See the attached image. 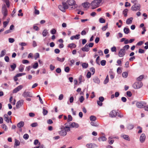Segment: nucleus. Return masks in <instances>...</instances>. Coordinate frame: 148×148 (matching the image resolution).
<instances>
[{
	"mask_svg": "<svg viewBox=\"0 0 148 148\" xmlns=\"http://www.w3.org/2000/svg\"><path fill=\"white\" fill-rule=\"evenodd\" d=\"M79 83H80L84 81V77L82 75H80L79 77Z\"/></svg>",
	"mask_w": 148,
	"mask_h": 148,
	"instance_id": "obj_24",
	"label": "nucleus"
},
{
	"mask_svg": "<svg viewBox=\"0 0 148 148\" xmlns=\"http://www.w3.org/2000/svg\"><path fill=\"white\" fill-rule=\"evenodd\" d=\"M38 125V124L37 123H34L31 125V126L33 127H35Z\"/></svg>",
	"mask_w": 148,
	"mask_h": 148,
	"instance_id": "obj_57",
	"label": "nucleus"
},
{
	"mask_svg": "<svg viewBox=\"0 0 148 148\" xmlns=\"http://www.w3.org/2000/svg\"><path fill=\"white\" fill-rule=\"evenodd\" d=\"M59 9L63 12H65V10L69 8V6L67 4V3L65 2H63L62 5H59L58 6Z\"/></svg>",
	"mask_w": 148,
	"mask_h": 148,
	"instance_id": "obj_1",
	"label": "nucleus"
},
{
	"mask_svg": "<svg viewBox=\"0 0 148 148\" xmlns=\"http://www.w3.org/2000/svg\"><path fill=\"white\" fill-rule=\"evenodd\" d=\"M109 77L108 75H107L106 76L105 79L104 81V84H106L107 83L109 82Z\"/></svg>",
	"mask_w": 148,
	"mask_h": 148,
	"instance_id": "obj_39",
	"label": "nucleus"
},
{
	"mask_svg": "<svg viewBox=\"0 0 148 148\" xmlns=\"http://www.w3.org/2000/svg\"><path fill=\"white\" fill-rule=\"evenodd\" d=\"M42 113L44 115H47L48 113V111L45 109V108L44 107L43 108Z\"/></svg>",
	"mask_w": 148,
	"mask_h": 148,
	"instance_id": "obj_37",
	"label": "nucleus"
},
{
	"mask_svg": "<svg viewBox=\"0 0 148 148\" xmlns=\"http://www.w3.org/2000/svg\"><path fill=\"white\" fill-rule=\"evenodd\" d=\"M6 51L5 49L2 50L1 51V53L0 54V58L3 56L5 53Z\"/></svg>",
	"mask_w": 148,
	"mask_h": 148,
	"instance_id": "obj_27",
	"label": "nucleus"
},
{
	"mask_svg": "<svg viewBox=\"0 0 148 148\" xmlns=\"http://www.w3.org/2000/svg\"><path fill=\"white\" fill-rule=\"evenodd\" d=\"M79 101L81 103H82L84 100V97L83 96H81L79 98Z\"/></svg>",
	"mask_w": 148,
	"mask_h": 148,
	"instance_id": "obj_56",
	"label": "nucleus"
},
{
	"mask_svg": "<svg viewBox=\"0 0 148 148\" xmlns=\"http://www.w3.org/2000/svg\"><path fill=\"white\" fill-rule=\"evenodd\" d=\"M81 49L82 51L86 52L88 51L89 50L88 45L87 44H86L84 47L82 48Z\"/></svg>",
	"mask_w": 148,
	"mask_h": 148,
	"instance_id": "obj_14",
	"label": "nucleus"
},
{
	"mask_svg": "<svg viewBox=\"0 0 148 148\" xmlns=\"http://www.w3.org/2000/svg\"><path fill=\"white\" fill-rule=\"evenodd\" d=\"M70 127H68V125L67 126H66L64 128V129H66V132L69 131L70 130Z\"/></svg>",
	"mask_w": 148,
	"mask_h": 148,
	"instance_id": "obj_54",
	"label": "nucleus"
},
{
	"mask_svg": "<svg viewBox=\"0 0 148 148\" xmlns=\"http://www.w3.org/2000/svg\"><path fill=\"white\" fill-rule=\"evenodd\" d=\"M9 21H4L3 22V27H5L8 24Z\"/></svg>",
	"mask_w": 148,
	"mask_h": 148,
	"instance_id": "obj_52",
	"label": "nucleus"
},
{
	"mask_svg": "<svg viewBox=\"0 0 148 148\" xmlns=\"http://www.w3.org/2000/svg\"><path fill=\"white\" fill-rule=\"evenodd\" d=\"M146 136L144 134H142L140 136V141L141 143H143L145 140Z\"/></svg>",
	"mask_w": 148,
	"mask_h": 148,
	"instance_id": "obj_11",
	"label": "nucleus"
},
{
	"mask_svg": "<svg viewBox=\"0 0 148 148\" xmlns=\"http://www.w3.org/2000/svg\"><path fill=\"white\" fill-rule=\"evenodd\" d=\"M106 62L105 60H103L101 62V64L102 66H104L106 64Z\"/></svg>",
	"mask_w": 148,
	"mask_h": 148,
	"instance_id": "obj_47",
	"label": "nucleus"
},
{
	"mask_svg": "<svg viewBox=\"0 0 148 148\" xmlns=\"http://www.w3.org/2000/svg\"><path fill=\"white\" fill-rule=\"evenodd\" d=\"M110 116L112 117H114L116 116L117 115V112L115 110H112L110 113Z\"/></svg>",
	"mask_w": 148,
	"mask_h": 148,
	"instance_id": "obj_9",
	"label": "nucleus"
},
{
	"mask_svg": "<svg viewBox=\"0 0 148 148\" xmlns=\"http://www.w3.org/2000/svg\"><path fill=\"white\" fill-rule=\"evenodd\" d=\"M24 101L23 100H20L17 102L16 105L17 108H19L23 104Z\"/></svg>",
	"mask_w": 148,
	"mask_h": 148,
	"instance_id": "obj_7",
	"label": "nucleus"
},
{
	"mask_svg": "<svg viewBox=\"0 0 148 148\" xmlns=\"http://www.w3.org/2000/svg\"><path fill=\"white\" fill-rule=\"evenodd\" d=\"M82 66L83 68L86 69L88 67V64L86 63H84L82 64Z\"/></svg>",
	"mask_w": 148,
	"mask_h": 148,
	"instance_id": "obj_36",
	"label": "nucleus"
},
{
	"mask_svg": "<svg viewBox=\"0 0 148 148\" xmlns=\"http://www.w3.org/2000/svg\"><path fill=\"white\" fill-rule=\"evenodd\" d=\"M144 50L141 49H140L138 50V53H144Z\"/></svg>",
	"mask_w": 148,
	"mask_h": 148,
	"instance_id": "obj_63",
	"label": "nucleus"
},
{
	"mask_svg": "<svg viewBox=\"0 0 148 148\" xmlns=\"http://www.w3.org/2000/svg\"><path fill=\"white\" fill-rule=\"evenodd\" d=\"M24 125V122L23 121H21L17 124V126L19 128H21L23 127Z\"/></svg>",
	"mask_w": 148,
	"mask_h": 148,
	"instance_id": "obj_20",
	"label": "nucleus"
},
{
	"mask_svg": "<svg viewBox=\"0 0 148 148\" xmlns=\"http://www.w3.org/2000/svg\"><path fill=\"white\" fill-rule=\"evenodd\" d=\"M91 76V73L90 72H87L86 77H87L89 78Z\"/></svg>",
	"mask_w": 148,
	"mask_h": 148,
	"instance_id": "obj_60",
	"label": "nucleus"
},
{
	"mask_svg": "<svg viewBox=\"0 0 148 148\" xmlns=\"http://www.w3.org/2000/svg\"><path fill=\"white\" fill-rule=\"evenodd\" d=\"M122 75L123 77L126 78L128 76V73L127 72H123L122 73Z\"/></svg>",
	"mask_w": 148,
	"mask_h": 148,
	"instance_id": "obj_40",
	"label": "nucleus"
},
{
	"mask_svg": "<svg viewBox=\"0 0 148 148\" xmlns=\"http://www.w3.org/2000/svg\"><path fill=\"white\" fill-rule=\"evenodd\" d=\"M1 127L2 129L5 131H6L8 130V127L6 125L3 124L2 125Z\"/></svg>",
	"mask_w": 148,
	"mask_h": 148,
	"instance_id": "obj_31",
	"label": "nucleus"
},
{
	"mask_svg": "<svg viewBox=\"0 0 148 148\" xmlns=\"http://www.w3.org/2000/svg\"><path fill=\"white\" fill-rule=\"evenodd\" d=\"M125 53V51L124 49H121L119 52V56L120 57H122L124 56Z\"/></svg>",
	"mask_w": 148,
	"mask_h": 148,
	"instance_id": "obj_10",
	"label": "nucleus"
},
{
	"mask_svg": "<svg viewBox=\"0 0 148 148\" xmlns=\"http://www.w3.org/2000/svg\"><path fill=\"white\" fill-rule=\"evenodd\" d=\"M57 60L60 61V62H63L65 60V58H60L59 57H57L56 58Z\"/></svg>",
	"mask_w": 148,
	"mask_h": 148,
	"instance_id": "obj_38",
	"label": "nucleus"
},
{
	"mask_svg": "<svg viewBox=\"0 0 148 148\" xmlns=\"http://www.w3.org/2000/svg\"><path fill=\"white\" fill-rule=\"evenodd\" d=\"M134 127V125L131 124H129L127 126V128L129 130H131Z\"/></svg>",
	"mask_w": 148,
	"mask_h": 148,
	"instance_id": "obj_33",
	"label": "nucleus"
},
{
	"mask_svg": "<svg viewBox=\"0 0 148 148\" xmlns=\"http://www.w3.org/2000/svg\"><path fill=\"white\" fill-rule=\"evenodd\" d=\"M23 87L22 85H19L15 88L13 90V93H16L20 90Z\"/></svg>",
	"mask_w": 148,
	"mask_h": 148,
	"instance_id": "obj_12",
	"label": "nucleus"
},
{
	"mask_svg": "<svg viewBox=\"0 0 148 148\" xmlns=\"http://www.w3.org/2000/svg\"><path fill=\"white\" fill-rule=\"evenodd\" d=\"M86 146L88 148H94L97 147V146L95 144L92 143L88 144L86 145Z\"/></svg>",
	"mask_w": 148,
	"mask_h": 148,
	"instance_id": "obj_15",
	"label": "nucleus"
},
{
	"mask_svg": "<svg viewBox=\"0 0 148 148\" xmlns=\"http://www.w3.org/2000/svg\"><path fill=\"white\" fill-rule=\"evenodd\" d=\"M144 77L143 75H140L137 78V80L138 81L141 80Z\"/></svg>",
	"mask_w": 148,
	"mask_h": 148,
	"instance_id": "obj_58",
	"label": "nucleus"
},
{
	"mask_svg": "<svg viewBox=\"0 0 148 148\" xmlns=\"http://www.w3.org/2000/svg\"><path fill=\"white\" fill-rule=\"evenodd\" d=\"M25 66L22 64H21L19 67V70L20 72H22L24 70Z\"/></svg>",
	"mask_w": 148,
	"mask_h": 148,
	"instance_id": "obj_25",
	"label": "nucleus"
},
{
	"mask_svg": "<svg viewBox=\"0 0 148 148\" xmlns=\"http://www.w3.org/2000/svg\"><path fill=\"white\" fill-rule=\"evenodd\" d=\"M23 96L24 97H32L30 92H25L23 93Z\"/></svg>",
	"mask_w": 148,
	"mask_h": 148,
	"instance_id": "obj_16",
	"label": "nucleus"
},
{
	"mask_svg": "<svg viewBox=\"0 0 148 148\" xmlns=\"http://www.w3.org/2000/svg\"><path fill=\"white\" fill-rule=\"evenodd\" d=\"M108 28V25H106L103 26L101 28L102 30L103 31H105Z\"/></svg>",
	"mask_w": 148,
	"mask_h": 148,
	"instance_id": "obj_48",
	"label": "nucleus"
},
{
	"mask_svg": "<svg viewBox=\"0 0 148 148\" xmlns=\"http://www.w3.org/2000/svg\"><path fill=\"white\" fill-rule=\"evenodd\" d=\"M123 31L125 34H128L129 33L130 29L128 28L125 27L123 29Z\"/></svg>",
	"mask_w": 148,
	"mask_h": 148,
	"instance_id": "obj_28",
	"label": "nucleus"
},
{
	"mask_svg": "<svg viewBox=\"0 0 148 148\" xmlns=\"http://www.w3.org/2000/svg\"><path fill=\"white\" fill-rule=\"evenodd\" d=\"M133 19V18L132 17H131L127 19L126 22V23L127 25L131 24L132 23Z\"/></svg>",
	"mask_w": 148,
	"mask_h": 148,
	"instance_id": "obj_17",
	"label": "nucleus"
},
{
	"mask_svg": "<svg viewBox=\"0 0 148 148\" xmlns=\"http://www.w3.org/2000/svg\"><path fill=\"white\" fill-rule=\"evenodd\" d=\"M73 118L72 116L70 115H69L68 116V118H67V121L68 122H69L70 121H71L72 120Z\"/></svg>",
	"mask_w": 148,
	"mask_h": 148,
	"instance_id": "obj_35",
	"label": "nucleus"
},
{
	"mask_svg": "<svg viewBox=\"0 0 148 148\" xmlns=\"http://www.w3.org/2000/svg\"><path fill=\"white\" fill-rule=\"evenodd\" d=\"M38 64L37 62H36L33 66V68L34 69H36L38 67Z\"/></svg>",
	"mask_w": 148,
	"mask_h": 148,
	"instance_id": "obj_44",
	"label": "nucleus"
},
{
	"mask_svg": "<svg viewBox=\"0 0 148 148\" xmlns=\"http://www.w3.org/2000/svg\"><path fill=\"white\" fill-rule=\"evenodd\" d=\"M116 48L115 47H113L111 48V51L112 52H116Z\"/></svg>",
	"mask_w": 148,
	"mask_h": 148,
	"instance_id": "obj_59",
	"label": "nucleus"
},
{
	"mask_svg": "<svg viewBox=\"0 0 148 148\" xmlns=\"http://www.w3.org/2000/svg\"><path fill=\"white\" fill-rule=\"evenodd\" d=\"M89 4V3L87 2L84 3H83L82 4V5L84 8H86L87 6Z\"/></svg>",
	"mask_w": 148,
	"mask_h": 148,
	"instance_id": "obj_46",
	"label": "nucleus"
},
{
	"mask_svg": "<svg viewBox=\"0 0 148 148\" xmlns=\"http://www.w3.org/2000/svg\"><path fill=\"white\" fill-rule=\"evenodd\" d=\"M56 30L55 29H53L51 31V33L52 34H56Z\"/></svg>",
	"mask_w": 148,
	"mask_h": 148,
	"instance_id": "obj_61",
	"label": "nucleus"
},
{
	"mask_svg": "<svg viewBox=\"0 0 148 148\" xmlns=\"http://www.w3.org/2000/svg\"><path fill=\"white\" fill-rule=\"evenodd\" d=\"M127 95L129 97H131L132 95V92L130 91H128L127 92Z\"/></svg>",
	"mask_w": 148,
	"mask_h": 148,
	"instance_id": "obj_50",
	"label": "nucleus"
},
{
	"mask_svg": "<svg viewBox=\"0 0 148 148\" xmlns=\"http://www.w3.org/2000/svg\"><path fill=\"white\" fill-rule=\"evenodd\" d=\"M10 67L12 70H14L16 67V65L14 63L13 65H10Z\"/></svg>",
	"mask_w": 148,
	"mask_h": 148,
	"instance_id": "obj_42",
	"label": "nucleus"
},
{
	"mask_svg": "<svg viewBox=\"0 0 148 148\" xmlns=\"http://www.w3.org/2000/svg\"><path fill=\"white\" fill-rule=\"evenodd\" d=\"M102 0H94L91 3V6L92 7V9H95L99 7Z\"/></svg>",
	"mask_w": 148,
	"mask_h": 148,
	"instance_id": "obj_2",
	"label": "nucleus"
},
{
	"mask_svg": "<svg viewBox=\"0 0 148 148\" xmlns=\"http://www.w3.org/2000/svg\"><path fill=\"white\" fill-rule=\"evenodd\" d=\"M80 35L77 34L75 36H72L70 38V39L71 40H73L74 39H79L80 38Z\"/></svg>",
	"mask_w": 148,
	"mask_h": 148,
	"instance_id": "obj_18",
	"label": "nucleus"
},
{
	"mask_svg": "<svg viewBox=\"0 0 148 148\" xmlns=\"http://www.w3.org/2000/svg\"><path fill=\"white\" fill-rule=\"evenodd\" d=\"M39 57V54L38 53H36L34 56V58L35 60H36L37 58Z\"/></svg>",
	"mask_w": 148,
	"mask_h": 148,
	"instance_id": "obj_49",
	"label": "nucleus"
},
{
	"mask_svg": "<svg viewBox=\"0 0 148 148\" xmlns=\"http://www.w3.org/2000/svg\"><path fill=\"white\" fill-rule=\"evenodd\" d=\"M29 135L27 134H25L23 136V138L25 140L29 138Z\"/></svg>",
	"mask_w": 148,
	"mask_h": 148,
	"instance_id": "obj_43",
	"label": "nucleus"
},
{
	"mask_svg": "<svg viewBox=\"0 0 148 148\" xmlns=\"http://www.w3.org/2000/svg\"><path fill=\"white\" fill-rule=\"evenodd\" d=\"M76 45L74 43H71L69 44L68 46V47L70 48L71 49H72L73 47L75 48L76 47Z\"/></svg>",
	"mask_w": 148,
	"mask_h": 148,
	"instance_id": "obj_23",
	"label": "nucleus"
},
{
	"mask_svg": "<svg viewBox=\"0 0 148 148\" xmlns=\"http://www.w3.org/2000/svg\"><path fill=\"white\" fill-rule=\"evenodd\" d=\"M143 86V84L140 82H135L133 85V87L135 89H138L140 88Z\"/></svg>",
	"mask_w": 148,
	"mask_h": 148,
	"instance_id": "obj_4",
	"label": "nucleus"
},
{
	"mask_svg": "<svg viewBox=\"0 0 148 148\" xmlns=\"http://www.w3.org/2000/svg\"><path fill=\"white\" fill-rule=\"evenodd\" d=\"M4 120L7 122L8 123L9 122V117L7 114H5L4 115Z\"/></svg>",
	"mask_w": 148,
	"mask_h": 148,
	"instance_id": "obj_26",
	"label": "nucleus"
},
{
	"mask_svg": "<svg viewBox=\"0 0 148 148\" xmlns=\"http://www.w3.org/2000/svg\"><path fill=\"white\" fill-rule=\"evenodd\" d=\"M25 74H26L25 73H19L16 74V76L17 77H18L21 76L22 75H25Z\"/></svg>",
	"mask_w": 148,
	"mask_h": 148,
	"instance_id": "obj_51",
	"label": "nucleus"
},
{
	"mask_svg": "<svg viewBox=\"0 0 148 148\" xmlns=\"http://www.w3.org/2000/svg\"><path fill=\"white\" fill-rule=\"evenodd\" d=\"M20 145V142L18 140L16 139L15 140L14 145L16 146H18Z\"/></svg>",
	"mask_w": 148,
	"mask_h": 148,
	"instance_id": "obj_41",
	"label": "nucleus"
},
{
	"mask_svg": "<svg viewBox=\"0 0 148 148\" xmlns=\"http://www.w3.org/2000/svg\"><path fill=\"white\" fill-rule=\"evenodd\" d=\"M63 95L62 94H61L59 95L58 99L59 100H61L63 99Z\"/></svg>",
	"mask_w": 148,
	"mask_h": 148,
	"instance_id": "obj_64",
	"label": "nucleus"
},
{
	"mask_svg": "<svg viewBox=\"0 0 148 148\" xmlns=\"http://www.w3.org/2000/svg\"><path fill=\"white\" fill-rule=\"evenodd\" d=\"M3 1L5 2L6 4V5L9 8L10 6V4L8 0H2Z\"/></svg>",
	"mask_w": 148,
	"mask_h": 148,
	"instance_id": "obj_34",
	"label": "nucleus"
},
{
	"mask_svg": "<svg viewBox=\"0 0 148 148\" xmlns=\"http://www.w3.org/2000/svg\"><path fill=\"white\" fill-rule=\"evenodd\" d=\"M121 137L126 140L130 141V138L127 135H122L121 136Z\"/></svg>",
	"mask_w": 148,
	"mask_h": 148,
	"instance_id": "obj_22",
	"label": "nucleus"
},
{
	"mask_svg": "<svg viewBox=\"0 0 148 148\" xmlns=\"http://www.w3.org/2000/svg\"><path fill=\"white\" fill-rule=\"evenodd\" d=\"M48 34V32L47 30L46 29H44L42 32V35L43 36L45 37Z\"/></svg>",
	"mask_w": 148,
	"mask_h": 148,
	"instance_id": "obj_32",
	"label": "nucleus"
},
{
	"mask_svg": "<svg viewBox=\"0 0 148 148\" xmlns=\"http://www.w3.org/2000/svg\"><path fill=\"white\" fill-rule=\"evenodd\" d=\"M58 132L60 135L62 136H65L67 134L66 129H64L59 131Z\"/></svg>",
	"mask_w": 148,
	"mask_h": 148,
	"instance_id": "obj_8",
	"label": "nucleus"
},
{
	"mask_svg": "<svg viewBox=\"0 0 148 148\" xmlns=\"http://www.w3.org/2000/svg\"><path fill=\"white\" fill-rule=\"evenodd\" d=\"M4 59L5 61L7 62H9L10 59L9 57L8 56H6L5 57Z\"/></svg>",
	"mask_w": 148,
	"mask_h": 148,
	"instance_id": "obj_62",
	"label": "nucleus"
},
{
	"mask_svg": "<svg viewBox=\"0 0 148 148\" xmlns=\"http://www.w3.org/2000/svg\"><path fill=\"white\" fill-rule=\"evenodd\" d=\"M70 71V68L68 66H66L64 69V71L66 73H68Z\"/></svg>",
	"mask_w": 148,
	"mask_h": 148,
	"instance_id": "obj_53",
	"label": "nucleus"
},
{
	"mask_svg": "<svg viewBox=\"0 0 148 148\" xmlns=\"http://www.w3.org/2000/svg\"><path fill=\"white\" fill-rule=\"evenodd\" d=\"M90 120L91 121H94L96 120V117L92 115L90 117Z\"/></svg>",
	"mask_w": 148,
	"mask_h": 148,
	"instance_id": "obj_30",
	"label": "nucleus"
},
{
	"mask_svg": "<svg viewBox=\"0 0 148 148\" xmlns=\"http://www.w3.org/2000/svg\"><path fill=\"white\" fill-rule=\"evenodd\" d=\"M98 140L100 142L106 141L107 140L106 138L104 136H101L99 137Z\"/></svg>",
	"mask_w": 148,
	"mask_h": 148,
	"instance_id": "obj_21",
	"label": "nucleus"
},
{
	"mask_svg": "<svg viewBox=\"0 0 148 148\" xmlns=\"http://www.w3.org/2000/svg\"><path fill=\"white\" fill-rule=\"evenodd\" d=\"M99 21L101 23H104L105 22V20L103 18H101L99 19Z\"/></svg>",
	"mask_w": 148,
	"mask_h": 148,
	"instance_id": "obj_45",
	"label": "nucleus"
},
{
	"mask_svg": "<svg viewBox=\"0 0 148 148\" xmlns=\"http://www.w3.org/2000/svg\"><path fill=\"white\" fill-rule=\"evenodd\" d=\"M128 11L127 9H125L123 11V14L125 17H126L127 16V14Z\"/></svg>",
	"mask_w": 148,
	"mask_h": 148,
	"instance_id": "obj_29",
	"label": "nucleus"
},
{
	"mask_svg": "<svg viewBox=\"0 0 148 148\" xmlns=\"http://www.w3.org/2000/svg\"><path fill=\"white\" fill-rule=\"evenodd\" d=\"M146 104L145 102L143 101L138 102L136 103V106L140 108H144V106Z\"/></svg>",
	"mask_w": 148,
	"mask_h": 148,
	"instance_id": "obj_5",
	"label": "nucleus"
},
{
	"mask_svg": "<svg viewBox=\"0 0 148 148\" xmlns=\"http://www.w3.org/2000/svg\"><path fill=\"white\" fill-rule=\"evenodd\" d=\"M1 12L2 14H3V19H5L6 17L8 15V10L6 8V6L5 4H4L2 6Z\"/></svg>",
	"mask_w": 148,
	"mask_h": 148,
	"instance_id": "obj_3",
	"label": "nucleus"
},
{
	"mask_svg": "<svg viewBox=\"0 0 148 148\" xmlns=\"http://www.w3.org/2000/svg\"><path fill=\"white\" fill-rule=\"evenodd\" d=\"M140 5H136L134 4V5L132 6L131 8V10L133 11H136L137 10H140Z\"/></svg>",
	"mask_w": 148,
	"mask_h": 148,
	"instance_id": "obj_6",
	"label": "nucleus"
},
{
	"mask_svg": "<svg viewBox=\"0 0 148 148\" xmlns=\"http://www.w3.org/2000/svg\"><path fill=\"white\" fill-rule=\"evenodd\" d=\"M130 48V46L128 45H125L123 47V49H124V50H127L129 49Z\"/></svg>",
	"mask_w": 148,
	"mask_h": 148,
	"instance_id": "obj_55",
	"label": "nucleus"
},
{
	"mask_svg": "<svg viewBox=\"0 0 148 148\" xmlns=\"http://www.w3.org/2000/svg\"><path fill=\"white\" fill-rule=\"evenodd\" d=\"M93 80L95 83L99 84L100 83V80L97 77H94L93 79Z\"/></svg>",
	"mask_w": 148,
	"mask_h": 148,
	"instance_id": "obj_19",
	"label": "nucleus"
},
{
	"mask_svg": "<svg viewBox=\"0 0 148 148\" xmlns=\"http://www.w3.org/2000/svg\"><path fill=\"white\" fill-rule=\"evenodd\" d=\"M79 125L75 122H73L70 125V127H75L77 128L79 127Z\"/></svg>",
	"mask_w": 148,
	"mask_h": 148,
	"instance_id": "obj_13",
	"label": "nucleus"
}]
</instances>
